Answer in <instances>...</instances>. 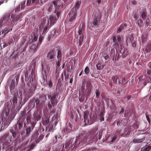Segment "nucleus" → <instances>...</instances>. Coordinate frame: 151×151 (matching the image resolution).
I'll use <instances>...</instances> for the list:
<instances>
[{
	"label": "nucleus",
	"instance_id": "1",
	"mask_svg": "<svg viewBox=\"0 0 151 151\" xmlns=\"http://www.w3.org/2000/svg\"><path fill=\"white\" fill-rule=\"evenodd\" d=\"M12 104L11 102H6L4 104V110L1 115V121L0 117V130L6 128L14 119L15 114L12 110Z\"/></svg>",
	"mask_w": 151,
	"mask_h": 151
},
{
	"label": "nucleus",
	"instance_id": "2",
	"mask_svg": "<svg viewBox=\"0 0 151 151\" xmlns=\"http://www.w3.org/2000/svg\"><path fill=\"white\" fill-rule=\"evenodd\" d=\"M102 132V131H99L98 127H96L88 133L80 134L77 137L76 141H79V143L81 142L83 143L96 141L101 139Z\"/></svg>",
	"mask_w": 151,
	"mask_h": 151
},
{
	"label": "nucleus",
	"instance_id": "3",
	"mask_svg": "<svg viewBox=\"0 0 151 151\" xmlns=\"http://www.w3.org/2000/svg\"><path fill=\"white\" fill-rule=\"evenodd\" d=\"M52 3L55 6V12H58L56 14V15L58 18L60 15L61 10L63 6V3L61 2L60 0H55L53 1Z\"/></svg>",
	"mask_w": 151,
	"mask_h": 151
},
{
	"label": "nucleus",
	"instance_id": "4",
	"mask_svg": "<svg viewBox=\"0 0 151 151\" xmlns=\"http://www.w3.org/2000/svg\"><path fill=\"white\" fill-rule=\"evenodd\" d=\"M36 88V86L33 85L27 91H24V94L25 96L24 100L25 102L27 101L34 94Z\"/></svg>",
	"mask_w": 151,
	"mask_h": 151
},
{
	"label": "nucleus",
	"instance_id": "5",
	"mask_svg": "<svg viewBox=\"0 0 151 151\" xmlns=\"http://www.w3.org/2000/svg\"><path fill=\"white\" fill-rule=\"evenodd\" d=\"M1 141L3 143V148H6L11 145V140L10 137H7L6 134L4 135L0 139Z\"/></svg>",
	"mask_w": 151,
	"mask_h": 151
},
{
	"label": "nucleus",
	"instance_id": "6",
	"mask_svg": "<svg viewBox=\"0 0 151 151\" xmlns=\"http://www.w3.org/2000/svg\"><path fill=\"white\" fill-rule=\"evenodd\" d=\"M58 92L57 90L54 91L53 93H50L48 94V98L50 101L54 102V104L57 105L58 103V100L56 99L58 97Z\"/></svg>",
	"mask_w": 151,
	"mask_h": 151
},
{
	"label": "nucleus",
	"instance_id": "7",
	"mask_svg": "<svg viewBox=\"0 0 151 151\" xmlns=\"http://www.w3.org/2000/svg\"><path fill=\"white\" fill-rule=\"evenodd\" d=\"M131 130V128L127 127L125 128L124 129H122L120 130H118V134H119L120 135L124 137L127 135H129L130 133Z\"/></svg>",
	"mask_w": 151,
	"mask_h": 151
},
{
	"label": "nucleus",
	"instance_id": "8",
	"mask_svg": "<svg viewBox=\"0 0 151 151\" xmlns=\"http://www.w3.org/2000/svg\"><path fill=\"white\" fill-rule=\"evenodd\" d=\"M46 23V26H45V27L43 29V32L42 33V34H45L47 31L48 28L51 26L49 24V20H48L46 21V19H44L42 22L41 24L43 25V24H45Z\"/></svg>",
	"mask_w": 151,
	"mask_h": 151
},
{
	"label": "nucleus",
	"instance_id": "9",
	"mask_svg": "<svg viewBox=\"0 0 151 151\" xmlns=\"http://www.w3.org/2000/svg\"><path fill=\"white\" fill-rule=\"evenodd\" d=\"M56 53L54 49L51 50L47 53V58L48 60H53Z\"/></svg>",
	"mask_w": 151,
	"mask_h": 151
},
{
	"label": "nucleus",
	"instance_id": "10",
	"mask_svg": "<svg viewBox=\"0 0 151 151\" xmlns=\"http://www.w3.org/2000/svg\"><path fill=\"white\" fill-rule=\"evenodd\" d=\"M76 12L74 11V9H71L69 14V19L70 22H72L75 19Z\"/></svg>",
	"mask_w": 151,
	"mask_h": 151
},
{
	"label": "nucleus",
	"instance_id": "11",
	"mask_svg": "<svg viewBox=\"0 0 151 151\" xmlns=\"http://www.w3.org/2000/svg\"><path fill=\"white\" fill-rule=\"evenodd\" d=\"M40 0H27V6L37 5L39 4Z\"/></svg>",
	"mask_w": 151,
	"mask_h": 151
},
{
	"label": "nucleus",
	"instance_id": "12",
	"mask_svg": "<svg viewBox=\"0 0 151 151\" xmlns=\"http://www.w3.org/2000/svg\"><path fill=\"white\" fill-rule=\"evenodd\" d=\"M101 17V15L100 13L97 15L95 18L94 19L92 23L95 26H96L98 25V23L100 21Z\"/></svg>",
	"mask_w": 151,
	"mask_h": 151
},
{
	"label": "nucleus",
	"instance_id": "13",
	"mask_svg": "<svg viewBox=\"0 0 151 151\" xmlns=\"http://www.w3.org/2000/svg\"><path fill=\"white\" fill-rule=\"evenodd\" d=\"M140 14L141 15L140 17L143 20H145L147 17L146 9L144 8L142 9L140 11Z\"/></svg>",
	"mask_w": 151,
	"mask_h": 151
},
{
	"label": "nucleus",
	"instance_id": "14",
	"mask_svg": "<svg viewBox=\"0 0 151 151\" xmlns=\"http://www.w3.org/2000/svg\"><path fill=\"white\" fill-rule=\"evenodd\" d=\"M78 33L79 35L84 36L85 34V32L84 25L83 24L81 26L78 31Z\"/></svg>",
	"mask_w": 151,
	"mask_h": 151
},
{
	"label": "nucleus",
	"instance_id": "15",
	"mask_svg": "<svg viewBox=\"0 0 151 151\" xmlns=\"http://www.w3.org/2000/svg\"><path fill=\"white\" fill-rule=\"evenodd\" d=\"M73 139L72 140L71 139L68 142H66L65 144V148L67 150H69L70 149H72L73 148V144L72 143V141Z\"/></svg>",
	"mask_w": 151,
	"mask_h": 151
},
{
	"label": "nucleus",
	"instance_id": "16",
	"mask_svg": "<svg viewBox=\"0 0 151 151\" xmlns=\"http://www.w3.org/2000/svg\"><path fill=\"white\" fill-rule=\"evenodd\" d=\"M35 74L34 69H32L31 74H29V82L31 83V82L33 81L34 79L35 78Z\"/></svg>",
	"mask_w": 151,
	"mask_h": 151
},
{
	"label": "nucleus",
	"instance_id": "17",
	"mask_svg": "<svg viewBox=\"0 0 151 151\" xmlns=\"http://www.w3.org/2000/svg\"><path fill=\"white\" fill-rule=\"evenodd\" d=\"M126 24H122L119 27H117V33L121 32L122 31L126 29Z\"/></svg>",
	"mask_w": 151,
	"mask_h": 151
},
{
	"label": "nucleus",
	"instance_id": "18",
	"mask_svg": "<svg viewBox=\"0 0 151 151\" xmlns=\"http://www.w3.org/2000/svg\"><path fill=\"white\" fill-rule=\"evenodd\" d=\"M58 19V18H57L55 16H50L49 17V20L50 21V25L51 26L53 25L55 23Z\"/></svg>",
	"mask_w": 151,
	"mask_h": 151
},
{
	"label": "nucleus",
	"instance_id": "19",
	"mask_svg": "<svg viewBox=\"0 0 151 151\" xmlns=\"http://www.w3.org/2000/svg\"><path fill=\"white\" fill-rule=\"evenodd\" d=\"M119 81V84H121L122 85H125L128 82L127 79L125 78H120Z\"/></svg>",
	"mask_w": 151,
	"mask_h": 151
},
{
	"label": "nucleus",
	"instance_id": "20",
	"mask_svg": "<svg viewBox=\"0 0 151 151\" xmlns=\"http://www.w3.org/2000/svg\"><path fill=\"white\" fill-rule=\"evenodd\" d=\"M22 16V14L21 13L17 15L16 17H15L14 15H12L11 17L12 20V22H14L17 21L21 19V17Z\"/></svg>",
	"mask_w": 151,
	"mask_h": 151
},
{
	"label": "nucleus",
	"instance_id": "21",
	"mask_svg": "<svg viewBox=\"0 0 151 151\" xmlns=\"http://www.w3.org/2000/svg\"><path fill=\"white\" fill-rule=\"evenodd\" d=\"M39 44H38L37 46L35 44H32V45L30 47V50L31 51H32L33 53H35L36 52L37 50Z\"/></svg>",
	"mask_w": 151,
	"mask_h": 151
},
{
	"label": "nucleus",
	"instance_id": "22",
	"mask_svg": "<svg viewBox=\"0 0 151 151\" xmlns=\"http://www.w3.org/2000/svg\"><path fill=\"white\" fill-rule=\"evenodd\" d=\"M40 115L41 113H39L37 111L34 113V117L37 121L40 119L41 118Z\"/></svg>",
	"mask_w": 151,
	"mask_h": 151
},
{
	"label": "nucleus",
	"instance_id": "23",
	"mask_svg": "<svg viewBox=\"0 0 151 151\" xmlns=\"http://www.w3.org/2000/svg\"><path fill=\"white\" fill-rule=\"evenodd\" d=\"M15 82L14 80H12L9 83V88H10V91L11 92L13 90L15 87Z\"/></svg>",
	"mask_w": 151,
	"mask_h": 151
},
{
	"label": "nucleus",
	"instance_id": "24",
	"mask_svg": "<svg viewBox=\"0 0 151 151\" xmlns=\"http://www.w3.org/2000/svg\"><path fill=\"white\" fill-rule=\"evenodd\" d=\"M25 1H23L22 2L21 4V9H20V5H19V6H18L16 8V9L15 10V11H19L21 9H24L25 7Z\"/></svg>",
	"mask_w": 151,
	"mask_h": 151
},
{
	"label": "nucleus",
	"instance_id": "25",
	"mask_svg": "<svg viewBox=\"0 0 151 151\" xmlns=\"http://www.w3.org/2000/svg\"><path fill=\"white\" fill-rule=\"evenodd\" d=\"M112 80L113 83L114 84H119V81L120 78H118L117 76H114L112 77Z\"/></svg>",
	"mask_w": 151,
	"mask_h": 151
},
{
	"label": "nucleus",
	"instance_id": "26",
	"mask_svg": "<svg viewBox=\"0 0 151 151\" xmlns=\"http://www.w3.org/2000/svg\"><path fill=\"white\" fill-rule=\"evenodd\" d=\"M58 31L57 30L55 29H54L52 31L50 35V37H49L50 39L51 38H52V37L54 36V37H56L57 36V34H56L58 33Z\"/></svg>",
	"mask_w": 151,
	"mask_h": 151
},
{
	"label": "nucleus",
	"instance_id": "27",
	"mask_svg": "<svg viewBox=\"0 0 151 151\" xmlns=\"http://www.w3.org/2000/svg\"><path fill=\"white\" fill-rule=\"evenodd\" d=\"M26 113V110H24L22 111L20 113V117L19 118V120L21 119H22V121L24 120L25 118V115Z\"/></svg>",
	"mask_w": 151,
	"mask_h": 151
},
{
	"label": "nucleus",
	"instance_id": "28",
	"mask_svg": "<svg viewBox=\"0 0 151 151\" xmlns=\"http://www.w3.org/2000/svg\"><path fill=\"white\" fill-rule=\"evenodd\" d=\"M33 129L31 128V127H28L26 129V132L25 136L28 137L29 136L32 130Z\"/></svg>",
	"mask_w": 151,
	"mask_h": 151
},
{
	"label": "nucleus",
	"instance_id": "29",
	"mask_svg": "<svg viewBox=\"0 0 151 151\" xmlns=\"http://www.w3.org/2000/svg\"><path fill=\"white\" fill-rule=\"evenodd\" d=\"M81 0H78L76 3L75 6L74 7L73 9L74 10L75 9V10L76 11V9H78L80 6V5L81 4Z\"/></svg>",
	"mask_w": 151,
	"mask_h": 151
},
{
	"label": "nucleus",
	"instance_id": "30",
	"mask_svg": "<svg viewBox=\"0 0 151 151\" xmlns=\"http://www.w3.org/2000/svg\"><path fill=\"white\" fill-rule=\"evenodd\" d=\"M151 49V44L150 43L146 47L145 49V54L148 52H149L150 51Z\"/></svg>",
	"mask_w": 151,
	"mask_h": 151
},
{
	"label": "nucleus",
	"instance_id": "31",
	"mask_svg": "<svg viewBox=\"0 0 151 151\" xmlns=\"http://www.w3.org/2000/svg\"><path fill=\"white\" fill-rule=\"evenodd\" d=\"M118 130H116V132L114 134L115 136H114V137H113L112 138V139L109 142H110H110H111V143L115 141V140L117 136L118 135H119V134H118Z\"/></svg>",
	"mask_w": 151,
	"mask_h": 151
},
{
	"label": "nucleus",
	"instance_id": "32",
	"mask_svg": "<svg viewBox=\"0 0 151 151\" xmlns=\"http://www.w3.org/2000/svg\"><path fill=\"white\" fill-rule=\"evenodd\" d=\"M136 23L140 27H142L143 25V21L140 19L136 21Z\"/></svg>",
	"mask_w": 151,
	"mask_h": 151
},
{
	"label": "nucleus",
	"instance_id": "33",
	"mask_svg": "<svg viewBox=\"0 0 151 151\" xmlns=\"http://www.w3.org/2000/svg\"><path fill=\"white\" fill-rule=\"evenodd\" d=\"M34 143H32L27 148V150L26 151H31L35 147Z\"/></svg>",
	"mask_w": 151,
	"mask_h": 151
},
{
	"label": "nucleus",
	"instance_id": "34",
	"mask_svg": "<svg viewBox=\"0 0 151 151\" xmlns=\"http://www.w3.org/2000/svg\"><path fill=\"white\" fill-rule=\"evenodd\" d=\"M62 51L60 49L58 50L57 53V58L58 60H61L62 59Z\"/></svg>",
	"mask_w": 151,
	"mask_h": 151
},
{
	"label": "nucleus",
	"instance_id": "35",
	"mask_svg": "<svg viewBox=\"0 0 151 151\" xmlns=\"http://www.w3.org/2000/svg\"><path fill=\"white\" fill-rule=\"evenodd\" d=\"M12 101L14 106H15L17 105V99L15 96H13V98L12 99Z\"/></svg>",
	"mask_w": 151,
	"mask_h": 151
},
{
	"label": "nucleus",
	"instance_id": "36",
	"mask_svg": "<svg viewBox=\"0 0 151 151\" xmlns=\"http://www.w3.org/2000/svg\"><path fill=\"white\" fill-rule=\"evenodd\" d=\"M128 41L130 43H132L133 42V38L132 36H131L130 37H129V38H127L126 40V43L128 45Z\"/></svg>",
	"mask_w": 151,
	"mask_h": 151
},
{
	"label": "nucleus",
	"instance_id": "37",
	"mask_svg": "<svg viewBox=\"0 0 151 151\" xmlns=\"http://www.w3.org/2000/svg\"><path fill=\"white\" fill-rule=\"evenodd\" d=\"M41 97V96H40L39 98H37L35 99V102L36 105V108H37L38 107L39 104H40V100Z\"/></svg>",
	"mask_w": 151,
	"mask_h": 151
},
{
	"label": "nucleus",
	"instance_id": "38",
	"mask_svg": "<svg viewBox=\"0 0 151 151\" xmlns=\"http://www.w3.org/2000/svg\"><path fill=\"white\" fill-rule=\"evenodd\" d=\"M54 102L51 101L50 102H49L48 103L47 106L48 107V108L49 109H51L52 107V105L53 106H54L56 105H57L54 104Z\"/></svg>",
	"mask_w": 151,
	"mask_h": 151
},
{
	"label": "nucleus",
	"instance_id": "39",
	"mask_svg": "<svg viewBox=\"0 0 151 151\" xmlns=\"http://www.w3.org/2000/svg\"><path fill=\"white\" fill-rule=\"evenodd\" d=\"M143 139H134L133 142L134 143H141L143 142Z\"/></svg>",
	"mask_w": 151,
	"mask_h": 151
},
{
	"label": "nucleus",
	"instance_id": "40",
	"mask_svg": "<svg viewBox=\"0 0 151 151\" xmlns=\"http://www.w3.org/2000/svg\"><path fill=\"white\" fill-rule=\"evenodd\" d=\"M84 36H80L79 37V39L78 41V46H81L82 44V42L83 41Z\"/></svg>",
	"mask_w": 151,
	"mask_h": 151
},
{
	"label": "nucleus",
	"instance_id": "41",
	"mask_svg": "<svg viewBox=\"0 0 151 151\" xmlns=\"http://www.w3.org/2000/svg\"><path fill=\"white\" fill-rule=\"evenodd\" d=\"M104 114L103 112H101L99 115V119L101 121H104Z\"/></svg>",
	"mask_w": 151,
	"mask_h": 151
},
{
	"label": "nucleus",
	"instance_id": "42",
	"mask_svg": "<svg viewBox=\"0 0 151 151\" xmlns=\"http://www.w3.org/2000/svg\"><path fill=\"white\" fill-rule=\"evenodd\" d=\"M151 24V22H150V20L149 19V17H148L147 18V19L146 21H145V26L146 27H147L149 25H150Z\"/></svg>",
	"mask_w": 151,
	"mask_h": 151
},
{
	"label": "nucleus",
	"instance_id": "43",
	"mask_svg": "<svg viewBox=\"0 0 151 151\" xmlns=\"http://www.w3.org/2000/svg\"><path fill=\"white\" fill-rule=\"evenodd\" d=\"M91 89L90 87L88 88L87 89L86 94L87 96H88L91 94Z\"/></svg>",
	"mask_w": 151,
	"mask_h": 151
},
{
	"label": "nucleus",
	"instance_id": "44",
	"mask_svg": "<svg viewBox=\"0 0 151 151\" xmlns=\"http://www.w3.org/2000/svg\"><path fill=\"white\" fill-rule=\"evenodd\" d=\"M96 67L97 69L98 70H100L103 68L104 66L102 65H101L99 63L96 65Z\"/></svg>",
	"mask_w": 151,
	"mask_h": 151
},
{
	"label": "nucleus",
	"instance_id": "45",
	"mask_svg": "<svg viewBox=\"0 0 151 151\" xmlns=\"http://www.w3.org/2000/svg\"><path fill=\"white\" fill-rule=\"evenodd\" d=\"M8 28H5L3 31L2 32L1 34H2L3 33H4L5 35L7 34L10 31V29H9L8 30Z\"/></svg>",
	"mask_w": 151,
	"mask_h": 151
},
{
	"label": "nucleus",
	"instance_id": "46",
	"mask_svg": "<svg viewBox=\"0 0 151 151\" xmlns=\"http://www.w3.org/2000/svg\"><path fill=\"white\" fill-rule=\"evenodd\" d=\"M27 123H29L31 122V115L30 114L28 115L26 117Z\"/></svg>",
	"mask_w": 151,
	"mask_h": 151
},
{
	"label": "nucleus",
	"instance_id": "47",
	"mask_svg": "<svg viewBox=\"0 0 151 151\" xmlns=\"http://www.w3.org/2000/svg\"><path fill=\"white\" fill-rule=\"evenodd\" d=\"M8 45V44L5 42L2 43L0 44V46L1 47V49L3 48H4Z\"/></svg>",
	"mask_w": 151,
	"mask_h": 151
},
{
	"label": "nucleus",
	"instance_id": "48",
	"mask_svg": "<svg viewBox=\"0 0 151 151\" xmlns=\"http://www.w3.org/2000/svg\"><path fill=\"white\" fill-rule=\"evenodd\" d=\"M44 136L42 135H41L40 136L38 140H36L35 141L36 143L40 141L43 138Z\"/></svg>",
	"mask_w": 151,
	"mask_h": 151
},
{
	"label": "nucleus",
	"instance_id": "49",
	"mask_svg": "<svg viewBox=\"0 0 151 151\" xmlns=\"http://www.w3.org/2000/svg\"><path fill=\"white\" fill-rule=\"evenodd\" d=\"M151 149V146L149 145L147 147L145 148L143 151H149Z\"/></svg>",
	"mask_w": 151,
	"mask_h": 151
},
{
	"label": "nucleus",
	"instance_id": "50",
	"mask_svg": "<svg viewBox=\"0 0 151 151\" xmlns=\"http://www.w3.org/2000/svg\"><path fill=\"white\" fill-rule=\"evenodd\" d=\"M88 113L87 112H84V122H85V121L87 120V119L88 116Z\"/></svg>",
	"mask_w": 151,
	"mask_h": 151
},
{
	"label": "nucleus",
	"instance_id": "51",
	"mask_svg": "<svg viewBox=\"0 0 151 151\" xmlns=\"http://www.w3.org/2000/svg\"><path fill=\"white\" fill-rule=\"evenodd\" d=\"M43 39V37L42 36H40L39 38V41L38 44H39V45H40L42 42V40Z\"/></svg>",
	"mask_w": 151,
	"mask_h": 151
},
{
	"label": "nucleus",
	"instance_id": "52",
	"mask_svg": "<svg viewBox=\"0 0 151 151\" xmlns=\"http://www.w3.org/2000/svg\"><path fill=\"white\" fill-rule=\"evenodd\" d=\"M89 69L88 67H86L84 69V72L85 74L87 75L88 74L89 72Z\"/></svg>",
	"mask_w": 151,
	"mask_h": 151
},
{
	"label": "nucleus",
	"instance_id": "53",
	"mask_svg": "<svg viewBox=\"0 0 151 151\" xmlns=\"http://www.w3.org/2000/svg\"><path fill=\"white\" fill-rule=\"evenodd\" d=\"M96 97L97 98H99L100 95V92L98 90H96Z\"/></svg>",
	"mask_w": 151,
	"mask_h": 151
},
{
	"label": "nucleus",
	"instance_id": "54",
	"mask_svg": "<svg viewBox=\"0 0 151 151\" xmlns=\"http://www.w3.org/2000/svg\"><path fill=\"white\" fill-rule=\"evenodd\" d=\"M141 38L142 39V43H144L146 41V37L144 35H142L141 36Z\"/></svg>",
	"mask_w": 151,
	"mask_h": 151
},
{
	"label": "nucleus",
	"instance_id": "55",
	"mask_svg": "<svg viewBox=\"0 0 151 151\" xmlns=\"http://www.w3.org/2000/svg\"><path fill=\"white\" fill-rule=\"evenodd\" d=\"M36 124V122L34 121V122H32L31 124V126L30 127H31V128H32V129H34V127H35V124Z\"/></svg>",
	"mask_w": 151,
	"mask_h": 151
},
{
	"label": "nucleus",
	"instance_id": "56",
	"mask_svg": "<svg viewBox=\"0 0 151 151\" xmlns=\"http://www.w3.org/2000/svg\"><path fill=\"white\" fill-rule=\"evenodd\" d=\"M17 124L18 125V128L19 130H20L22 128L23 124L22 123H17Z\"/></svg>",
	"mask_w": 151,
	"mask_h": 151
},
{
	"label": "nucleus",
	"instance_id": "57",
	"mask_svg": "<svg viewBox=\"0 0 151 151\" xmlns=\"http://www.w3.org/2000/svg\"><path fill=\"white\" fill-rule=\"evenodd\" d=\"M19 75H17L15 76V80L16 81L17 84L19 81Z\"/></svg>",
	"mask_w": 151,
	"mask_h": 151
},
{
	"label": "nucleus",
	"instance_id": "58",
	"mask_svg": "<svg viewBox=\"0 0 151 151\" xmlns=\"http://www.w3.org/2000/svg\"><path fill=\"white\" fill-rule=\"evenodd\" d=\"M61 60H58L56 62V65H57V66L58 67H59L60 65V63L61 62Z\"/></svg>",
	"mask_w": 151,
	"mask_h": 151
},
{
	"label": "nucleus",
	"instance_id": "59",
	"mask_svg": "<svg viewBox=\"0 0 151 151\" xmlns=\"http://www.w3.org/2000/svg\"><path fill=\"white\" fill-rule=\"evenodd\" d=\"M38 38V37L37 36H34V37L32 39V42H35L37 41Z\"/></svg>",
	"mask_w": 151,
	"mask_h": 151
},
{
	"label": "nucleus",
	"instance_id": "60",
	"mask_svg": "<svg viewBox=\"0 0 151 151\" xmlns=\"http://www.w3.org/2000/svg\"><path fill=\"white\" fill-rule=\"evenodd\" d=\"M32 136L33 138L35 139L38 137V135L37 133H35L33 134Z\"/></svg>",
	"mask_w": 151,
	"mask_h": 151
},
{
	"label": "nucleus",
	"instance_id": "61",
	"mask_svg": "<svg viewBox=\"0 0 151 151\" xmlns=\"http://www.w3.org/2000/svg\"><path fill=\"white\" fill-rule=\"evenodd\" d=\"M8 1V0H0V5L4 2L6 3Z\"/></svg>",
	"mask_w": 151,
	"mask_h": 151
},
{
	"label": "nucleus",
	"instance_id": "62",
	"mask_svg": "<svg viewBox=\"0 0 151 151\" xmlns=\"http://www.w3.org/2000/svg\"><path fill=\"white\" fill-rule=\"evenodd\" d=\"M131 98V96L129 95H128L127 96H124L123 97V99H127V100H129Z\"/></svg>",
	"mask_w": 151,
	"mask_h": 151
},
{
	"label": "nucleus",
	"instance_id": "63",
	"mask_svg": "<svg viewBox=\"0 0 151 151\" xmlns=\"http://www.w3.org/2000/svg\"><path fill=\"white\" fill-rule=\"evenodd\" d=\"M11 132L12 134V136L13 138H15L16 137V132H14L13 131H11Z\"/></svg>",
	"mask_w": 151,
	"mask_h": 151
},
{
	"label": "nucleus",
	"instance_id": "64",
	"mask_svg": "<svg viewBox=\"0 0 151 151\" xmlns=\"http://www.w3.org/2000/svg\"><path fill=\"white\" fill-rule=\"evenodd\" d=\"M132 127H133V128L134 129H137L138 127V126L137 125V123H134Z\"/></svg>",
	"mask_w": 151,
	"mask_h": 151
}]
</instances>
